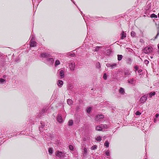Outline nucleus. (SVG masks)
<instances>
[{"instance_id":"f257e3e1","label":"nucleus","mask_w":159,"mask_h":159,"mask_svg":"<svg viewBox=\"0 0 159 159\" xmlns=\"http://www.w3.org/2000/svg\"><path fill=\"white\" fill-rule=\"evenodd\" d=\"M52 57L48 53L44 52L41 54L40 57L47 58Z\"/></svg>"},{"instance_id":"f03ea898","label":"nucleus","mask_w":159,"mask_h":159,"mask_svg":"<svg viewBox=\"0 0 159 159\" xmlns=\"http://www.w3.org/2000/svg\"><path fill=\"white\" fill-rule=\"evenodd\" d=\"M152 51V48L150 47H146L143 49V52L145 53H148Z\"/></svg>"},{"instance_id":"7ed1b4c3","label":"nucleus","mask_w":159,"mask_h":159,"mask_svg":"<svg viewBox=\"0 0 159 159\" xmlns=\"http://www.w3.org/2000/svg\"><path fill=\"white\" fill-rule=\"evenodd\" d=\"M65 155V153L64 152H60L57 151L56 152V156L57 157H64Z\"/></svg>"},{"instance_id":"20e7f679","label":"nucleus","mask_w":159,"mask_h":159,"mask_svg":"<svg viewBox=\"0 0 159 159\" xmlns=\"http://www.w3.org/2000/svg\"><path fill=\"white\" fill-rule=\"evenodd\" d=\"M46 61L47 64L52 65L54 63V59L50 57L46 59Z\"/></svg>"},{"instance_id":"39448f33","label":"nucleus","mask_w":159,"mask_h":159,"mask_svg":"<svg viewBox=\"0 0 159 159\" xmlns=\"http://www.w3.org/2000/svg\"><path fill=\"white\" fill-rule=\"evenodd\" d=\"M104 118V116L102 114L98 115L96 116L95 120L96 121L100 120V119H102Z\"/></svg>"},{"instance_id":"423d86ee","label":"nucleus","mask_w":159,"mask_h":159,"mask_svg":"<svg viewBox=\"0 0 159 159\" xmlns=\"http://www.w3.org/2000/svg\"><path fill=\"white\" fill-rule=\"evenodd\" d=\"M147 96L145 95L141 97L140 99V102L142 103H144L146 101L147 99Z\"/></svg>"},{"instance_id":"0eeeda50","label":"nucleus","mask_w":159,"mask_h":159,"mask_svg":"<svg viewBox=\"0 0 159 159\" xmlns=\"http://www.w3.org/2000/svg\"><path fill=\"white\" fill-rule=\"evenodd\" d=\"M57 120L60 123H61L63 122V119L60 114H58V115L57 117Z\"/></svg>"},{"instance_id":"6e6552de","label":"nucleus","mask_w":159,"mask_h":159,"mask_svg":"<svg viewBox=\"0 0 159 159\" xmlns=\"http://www.w3.org/2000/svg\"><path fill=\"white\" fill-rule=\"evenodd\" d=\"M70 68L71 70H75V63H71L69 65Z\"/></svg>"},{"instance_id":"1a4fd4ad","label":"nucleus","mask_w":159,"mask_h":159,"mask_svg":"<svg viewBox=\"0 0 159 159\" xmlns=\"http://www.w3.org/2000/svg\"><path fill=\"white\" fill-rule=\"evenodd\" d=\"M83 156L84 157H86L87 154V149L84 148V151L83 152Z\"/></svg>"},{"instance_id":"9d476101","label":"nucleus","mask_w":159,"mask_h":159,"mask_svg":"<svg viewBox=\"0 0 159 159\" xmlns=\"http://www.w3.org/2000/svg\"><path fill=\"white\" fill-rule=\"evenodd\" d=\"M36 46V43L35 41L33 40L32 39L31 40L30 43V47H34Z\"/></svg>"},{"instance_id":"9b49d317","label":"nucleus","mask_w":159,"mask_h":159,"mask_svg":"<svg viewBox=\"0 0 159 159\" xmlns=\"http://www.w3.org/2000/svg\"><path fill=\"white\" fill-rule=\"evenodd\" d=\"M40 124L41 125H40L39 129L40 131L41 132L42 131H43V129L44 128L45 126V125L44 123H42V122H41Z\"/></svg>"},{"instance_id":"f8f14e48","label":"nucleus","mask_w":159,"mask_h":159,"mask_svg":"<svg viewBox=\"0 0 159 159\" xmlns=\"http://www.w3.org/2000/svg\"><path fill=\"white\" fill-rule=\"evenodd\" d=\"M63 83V82L62 80H59L58 81L57 84L59 87H61L62 86Z\"/></svg>"},{"instance_id":"ddd939ff","label":"nucleus","mask_w":159,"mask_h":159,"mask_svg":"<svg viewBox=\"0 0 159 159\" xmlns=\"http://www.w3.org/2000/svg\"><path fill=\"white\" fill-rule=\"evenodd\" d=\"M102 47L100 46H96L94 48V49L93 50V51L95 52H98L99 51V49L100 48H101Z\"/></svg>"},{"instance_id":"4468645a","label":"nucleus","mask_w":159,"mask_h":159,"mask_svg":"<svg viewBox=\"0 0 159 159\" xmlns=\"http://www.w3.org/2000/svg\"><path fill=\"white\" fill-rule=\"evenodd\" d=\"M102 130L103 129H106L108 128L107 125L106 124H101Z\"/></svg>"},{"instance_id":"2eb2a0df","label":"nucleus","mask_w":159,"mask_h":159,"mask_svg":"<svg viewBox=\"0 0 159 159\" xmlns=\"http://www.w3.org/2000/svg\"><path fill=\"white\" fill-rule=\"evenodd\" d=\"M59 74L61 78H62L64 77V71L63 70H61L59 71Z\"/></svg>"},{"instance_id":"dca6fc26","label":"nucleus","mask_w":159,"mask_h":159,"mask_svg":"<svg viewBox=\"0 0 159 159\" xmlns=\"http://www.w3.org/2000/svg\"><path fill=\"white\" fill-rule=\"evenodd\" d=\"M119 92L121 94H124L125 93L124 89L122 88H120L119 90Z\"/></svg>"},{"instance_id":"f3484780","label":"nucleus","mask_w":159,"mask_h":159,"mask_svg":"<svg viewBox=\"0 0 159 159\" xmlns=\"http://www.w3.org/2000/svg\"><path fill=\"white\" fill-rule=\"evenodd\" d=\"M95 129L96 130L101 131H102L101 125H97L96 126Z\"/></svg>"},{"instance_id":"a211bd4d","label":"nucleus","mask_w":159,"mask_h":159,"mask_svg":"<svg viewBox=\"0 0 159 159\" xmlns=\"http://www.w3.org/2000/svg\"><path fill=\"white\" fill-rule=\"evenodd\" d=\"M121 39H123L124 38L126 37V34L125 33H124V32L123 31L121 33Z\"/></svg>"},{"instance_id":"6ab92c4d","label":"nucleus","mask_w":159,"mask_h":159,"mask_svg":"<svg viewBox=\"0 0 159 159\" xmlns=\"http://www.w3.org/2000/svg\"><path fill=\"white\" fill-rule=\"evenodd\" d=\"M6 80L2 79H0V84H3L6 83Z\"/></svg>"},{"instance_id":"aec40b11","label":"nucleus","mask_w":159,"mask_h":159,"mask_svg":"<svg viewBox=\"0 0 159 159\" xmlns=\"http://www.w3.org/2000/svg\"><path fill=\"white\" fill-rule=\"evenodd\" d=\"M48 109H49V108H48L47 107V108H44L43 109V110L42 111V112H41V113L42 114H43L44 112H46L47 113L48 112Z\"/></svg>"},{"instance_id":"412c9836","label":"nucleus","mask_w":159,"mask_h":159,"mask_svg":"<svg viewBox=\"0 0 159 159\" xmlns=\"http://www.w3.org/2000/svg\"><path fill=\"white\" fill-rule=\"evenodd\" d=\"M60 62L59 60H57L55 62V63L54 66L55 67L57 66L58 65H60Z\"/></svg>"},{"instance_id":"4be33fe9","label":"nucleus","mask_w":159,"mask_h":159,"mask_svg":"<svg viewBox=\"0 0 159 159\" xmlns=\"http://www.w3.org/2000/svg\"><path fill=\"white\" fill-rule=\"evenodd\" d=\"M48 152L49 154L51 155L53 153L52 148H49L48 149Z\"/></svg>"},{"instance_id":"5701e85b","label":"nucleus","mask_w":159,"mask_h":159,"mask_svg":"<svg viewBox=\"0 0 159 159\" xmlns=\"http://www.w3.org/2000/svg\"><path fill=\"white\" fill-rule=\"evenodd\" d=\"M67 104L69 105H71L72 104V101L70 99H68L67 101Z\"/></svg>"},{"instance_id":"b1692460","label":"nucleus","mask_w":159,"mask_h":159,"mask_svg":"<svg viewBox=\"0 0 159 159\" xmlns=\"http://www.w3.org/2000/svg\"><path fill=\"white\" fill-rule=\"evenodd\" d=\"M117 57H118V60L119 61H120L122 59L123 57V56H122V55H118Z\"/></svg>"},{"instance_id":"393cba45","label":"nucleus","mask_w":159,"mask_h":159,"mask_svg":"<svg viewBox=\"0 0 159 159\" xmlns=\"http://www.w3.org/2000/svg\"><path fill=\"white\" fill-rule=\"evenodd\" d=\"M128 82L131 84H133L134 82V79H129L128 80Z\"/></svg>"},{"instance_id":"a878e982","label":"nucleus","mask_w":159,"mask_h":159,"mask_svg":"<svg viewBox=\"0 0 159 159\" xmlns=\"http://www.w3.org/2000/svg\"><path fill=\"white\" fill-rule=\"evenodd\" d=\"M96 140L100 141L102 140V138L100 136H99L97 137V138H96Z\"/></svg>"},{"instance_id":"bb28decb","label":"nucleus","mask_w":159,"mask_h":159,"mask_svg":"<svg viewBox=\"0 0 159 159\" xmlns=\"http://www.w3.org/2000/svg\"><path fill=\"white\" fill-rule=\"evenodd\" d=\"M104 145L106 146L107 148H108L109 147V143L108 141H106L104 143Z\"/></svg>"},{"instance_id":"cd10ccee","label":"nucleus","mask_w":159,"mask_h":159,"mask_svg":"<svg viewBox=\"0 0 159 159\" xmlns=\"http://www.w3.org/2000/svg\"><path fill=\"white\" fill-rule=\"evenodd\" d=\"M136 33L134 31H132L131 32V36L132 37H134L136 35Z\"/></svg>"},{"instance_id":"c85d7f7f","label":"nucleus","mask_w":159,"mask_h":159,"mask_svg":"<svg viewBox=\"0 0 159 159\" xmlns=\"http://www.w3.org/2000/svg\"><path fill=\"white\" fill-rule=\"evenodd\" d=\"M73 124V121L72 120H70L68 122V125L70 126H72Z\"/></svg>"},{"instance_id":"c756f323","label":"nucleus","mask_w":159,"mask_h":159,"mask_svg":"<svg viewBox=\"0 0 159 159\" xmlns=\"http://www.w3.org/2000/svg\"><path fill=\"white\" fill-rule=\"evenodd\" d=\"M97 148V146L96 145H94L92 146L91 148V149L92 150H94Z\"/></svg>"},{"instance_id":"7c9ffc66","label":"nucleus","mask_w":159,"mask_h":159,"mask_svg":"<svg viewBox=\"0 0 159 159\" xmlns=\"http://www.w3.org/2000/svg\"><path fill=\"white\" fill-rule=\"evenodd\" d=\"M155 94V92H151L149 93V96L150 98L152 97V96L154 95Z\"/></svg>"},{"instance_id":"2f4dec72","label":"nucleus","mask_w":159,"mask_h":159,"mask_svg":"<svg viewBox=\"0 0 159 159\" xmlns=\"http://www.w3.org/2000/svg\"><path fill=\"white\" fill-rule=\"evenodd\" d=\"M117 65L116 64V63H113V64H112L111 66V69H113Z\"/></svg>"},{"instance_id":"473e14b6","label":"nucleus","mask_w":159,"mask_h":159,"mask_svg":"<svg viewBox=\"0 0 159 159\" xmlns=\"http://www.w3.org/2000/svg\"><path fill=\"white\" fill-rule=\"evenodd\" d=\"M150 17L151 18H157V16L154 14H152L151 15Z\"/></svg>"},{"instance_id":"72a5a7b5","label":"nucleus","mask_w":159,"mask_h":159,"mask_svg":"<svg viewBox=\"0 0 159 159\" xmlns=\"http://www.w3.org/2000/svg\"><path fill=\"white\" fill-rule=\"evenodd\" d=\"M132 61V60L131 58H129L128 59V61H127V63L129 64H131V62Z\"/></svg>"},{"instance_id":"f704fd0d","label":"nucleus","mask_w":159,"mask_h":159,"mask_svg":"<svg viewBox=\"0 0 159 159\" xmlns=\"http://www.w3.org/2000/svg\"><path fill=\"white\" fill-rule=\"evenodd\" d=\"M91 107L88 108L86 110L87 112L88 113H89L91 111Z\"/></svg>"},{"instance_id":"c9c22d12","label":"nucleus","mask_w":159,"mask_h":159,"mask_svg":"<svg viewBox=\"0 0 159 159\" xmlns=\"http://www.w3.org/2000/svg\"><path fill=\"white\" fill-rule=\"evenodd\" d=\"M124 74L125 75H130V73L128 71H126L125 72Z\"/></svg>"},{"instance_id":"e433bc0d","label":"nucleus","mask_w":159,"mask_h":159,"mask_svg":"<svg viewBox=\"0 0 159 159\" xmlns=\"http://www.w3.org/2000/svg\"><path fill=\"white\" fill-rule=\"evenodd\" d=\"M107 75L106 74V73L104 74L103 75V78L105 80H106L107 79Z\"/></svg>"},{"instance_id":"4c0bfd02","label":"nucleus","mask_w":159,"mask_h":159,"mask_svg":"<svg viewBox=\"0 0 159 159\" xmlns=\"http://www.w3.org/2000/svg\"><path fill=\"white\" fill-rule=\"evenodd\" d=\"M96 66H97V67L99 68L100 67V64L99 63V62H98L96 63Z\"/></svg>"},{"instance_id":"58836bf2","label":"nucleus","mask_w":159,"mask_h":159,"mask_svg":"<svg viewBox=\"0 0 159 159\" xmlns=\"http://www.w3.org/2000/svg\"><path fill=\"white\" fill-rule=\"evenodd\" d=\"M135 114L136 115L139 116L141 114V113L139 111H137Z\"/></svg>"},{"instance_id":"ea45409f","label":"nucleus","mask_w":159,"mask_h":159,"mask_svg":"<svg viewBox=\"0 0 159 159\" xmlns=\"http://www.w3.org/2000/svg\"><path fill=\"white\" fill-rule=\"evenodd\" d=\"M106 154L107 156H110V153L109 151H107L106 152Z\"/></svg>"},{"instance_id":"a19ab883","label":"nucleus","mask_w":159,"mask_h":159,"mask_svg":"<svg viewBox=\"0 0 159 159\" xmlns=\"http://www.w3.org/2000/svg\"><path fill=\"white\" fill-rule=\"evenodd\" d=\"M144 63L145 64L147 65L149 63V61L147 60H144Z\"/></svg>"},{"instance_id":"79ce46f5","label":"nucleus","mask_w":159,"mask_h":159,"mask_svg":"<svg viewBox=\"0 0 159 159\" xmlns=\"http://www.w3.org/2000/svg\"><path fill=\"white\" fill-rule=\"evenodd\" d=\"M69 148L70 150H73L74 148L72 146L70 145L69 146Z\"/></svg>"},{"instance_id":"37998d69","label":"nucleus","mask_w":159,"mask_h":159,"mask_svg":"<svg viewBox=\"0 0 159 159\" xmlns=\"http://www.w3.org/2000/svg\"><path fill=\"white\" fill-rule=\"evenodd\" d=\"M111 64L109 63H107L106 64V66L108 67H111Z\"/></svg>"},{"instance_id":"c03bdc74","label":"nucleus","mask_w":159,"mask_h":159,"mask_svg":"<svg viewBox=\"0 0 159 159\" xmlns=\"http://www.w3.org/2000/svg\"><path fill=\"white\" fill-rule=\"evenodd\" d=\"M70 56L71 57H74L75 54L74 53H71L70 54Z\"/></svg>"},{"instance_id":"a18cd8bd","label":"nucleus","mask_w":159,"mask_h":159,"mask_svg":"<svg viewBox=\"0 0 159 159\" xmlns=\"http://www.w3.org/2000/svg\"><path fill=\"white\" fill-rule=\"evenodd\" d=\"M107 53L108 54H110L111 53V51L109 49H108L107 51Z\"/></svg>"},{"instance_id":"49530a36","label":"nucleus","mask_w":159,"mask_h":159,"mask_svg":"<svg viewBox=\"0 0 159 159\" xmlns=\"http://www.w3.org/2000/svg\"><path fill=\"white\" fill-rule=\"evenodd\" d=\"M134 69L136 70V71L138 70V67L137 66H136L134 67Z\"/></svg>"},{"instance_id":"de8ad7c7","label":"nucleus","mask_w":159,"mask_h":159,"mask_svg":"<svg viewBox=\"0 0 159 159\" xmlns=\"http://www.w3.org/2000/svg\"><path fill=\"white\" fill-rule=\"evenodd\" d=\"M159 116V114H157L156 115H155V117L156 118H157L158 116Z\"/></svg>"},{"instance_id":"09e8293b","label":"nucleus","mask_w":159,"mask_h":159,"mask_svg":"<svg viewBox=\"0 0 159 159\" xmlns=\"http://www.w3.org/2000/svg\"><path fill=\"white\" fill-rule=\"evenodd\" d=\"M19 61V58H17L16 59V62H18Z\"/></svg>"},{"instance_id":"8fccbe9b","label":"nucleus","mask_w":159,"mask_h":159,"mask_svg":"<svg viewBox=\"0 0 159 159\" xmlns=\"http://www.w3.org/2000/svg\"><path fill=\"white\" fill-rule=\"evenodd\" d=\"M142 70H141V69H140L139 70H138V72L139 73H141L142 72Z\"/></svg>"},{"instance_id":"3c124183","label":"nucleus","mask_w":159,"mask_h":159,"mask_svg":"<svg viewBox=\"0 0 159 159\" xmlns=\"http://www.w3.org/2000/svg\"><path fill=\"white\" fill-rule=\"evenodd\" d=\"M157 118H155L154 119V123H156L157 121Z\"/></svg>"},{"instance_id":"603ef678","label":"nucleus","mask_w":159,"mask_h":159,"mask_svg":"<svg viewBox=\"0 0 159 159\" xmlns=\"http://www.w3.org/2000/svg\"><path fill=\"white\" fill-rule=\"evenodd\" d=\"M159 33H158L157 34V35H156V36L155 37V39H156L157 38L158 35H159Z\"/></svg>"},{"instance_id":"864d4df0","label":"nucleus","mask_w":159,"mask_h":159,"mask_svg":"<svg viewBox=\"0 0 159 159\" xmlns=\"http://www.w3.org/2000/svg\"><path fill=\"white\" fill-rule=\"evenodd\" d=\"M140 42H143V41L142 39H140Z\"/></svg>"},{"instance_id":"5fc2aeb1","label":"nucleus","mask_w":159,"mask_h":159,"mask_svg":"<svg viewBox=\"0 0 159 159\" xmlns=\"http://www.w3.org/2000/svg\"><path fill=\"white\" fill-rule=\"evenodd\" d=\"M71 0V1H72V2H73V3L75 4V2L73 1V0Z\"/></svg>"},{"instance_id":"6e6d98bb","label":"nucleus","mask_w":159,"mask_h":159,"mask_svg":"<svg viewBox=\"0 0 159 159\" xmlns=\"http://www.w3.org/2000/svg\"><path fill=\"white\" fill-rule=\"evenodd\" d=\"M158 49H159V44L158 45Z\"/></svg>"},{"instance_id":"4d7b16f0","label":"nucleus","mask_w":159,"mask_h":159,"mask_svg":"<svg viewBox=\"0 0 159 159\" xmlns=\"http://www.w3.org/2000/svg\"><path fill=\"white\" fill-rule=\"evenodd\" d=\"M3 77L4 78H5V77H6V76L4 75V76H3Z\"/></svg>"},{"instance_id":"13d9d810","label":"nucleus","mask_w":159,"mask_h":159,"mask_svg":"<svg viewBox=\"0 0 159 159\" xmlns=\"http://www.w3.org/2000/svg\"><path fill=\"white\" fill-rule=\"evenodd\" d=\"M158 17L159 18V13H158Z\"/></svg>"},{"instance_id":"bf43d9fd","label":"nucleus","mask_w":159,"mask_h":159,"mask_svg":"<svg viewBox=\"0 0 159 159\" xmlns=\"http://www.w3.org/2000/svg\"><path fill=\"white\" fill-rule=\"evenodd\" d=\"M38 117H40V116H39V115H38Z\"/></svg>"},{"instance_id":"052dcab7","label":"nucleus","mask_w":159,"mask_h":159,"mask_svg":"<svg viewBox=\"0 0 159 159\" xmlns=\"http://www.w3.org/2000/svg\"><path fill=\"white\" fill-rule=\"evenodd\" d=\"M78 9H79V11H80V9H79V8H78Z\"/></svg>"},{"instance_id":"680f3d73","label":"nucleus","mask_w":159,"mask_h":159,"mask_svg":"<svg viewBox=\"0 0 159 159\" xmlns=\"http://www.w3.org/2000/svg\"><path fill=\"white\" fill-rule=\"evenodd\" d=\"M78 9H79V11H80V9H79V8H78Z\"/></svg>"},{"instance_id":"e2e57ef3","label":"nucleus","mask_w":159,"mask_h":159,"mask_svg":"<svg viewBox=\"0 0 159 159\" xmlns=\"http://www.w3.org/2000/svg\"><path fill=\"white\" fill-rule=\"evenodd\" d=\"M78 9H79V11H80V9H79V8H78Z\"/></svg>"},{"instance_id":"0e129e2a","label":"nucleus","mask_w":159,"mask_h":159,"mask_svg":"<svg viewBox=\"0 0 159 159\" xmlns=\"http://www.w3.org/2000/svg\"><path fill=\"white\" fill-rule=\"evenodd\" d=\"M81 13L82 14V12L81 11Z\"/></svg>"},{"instance_id":"69168bd1","label":"nucleus","mask_w":159,"mask_h":159,"mask_svg":"<svg viewBox=\"0 0 159 159\" xmlns=\"http://www.w3.org/2000/svg\"><path fill=\"white\" fill-rule=\"evenodd\" d=\"M145 159H148L147 158H146Z\"/></svg>"}]
</instances>
